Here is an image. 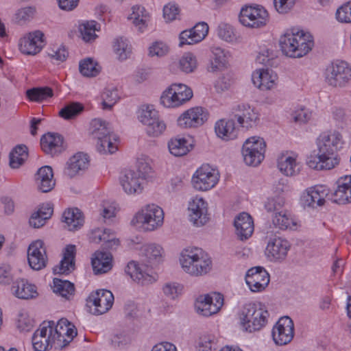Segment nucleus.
I'll list each match as a JSON object with an SVG mask.
<instances>
[{
	"label": "nucleus",
	"mask_w": 351,
	"mask_h": 351,
	"mask_svg": "<svg viewBox=\"0 0 351 351\" xmlns=\"http://www.w3.org/2000/svg\"><path fill=\"white\" fill-rule=\"evenodd\" d=\"M90 130L93 137L97 139H100L101 137L110 134L111 132L108 123L100 119L92 120Z\"/></svg>",
	"instance_id": "obj_50"
},
{
	"label": "nucleus",
	"mask_w": 351,
	"mask_h": 351,
	"mask_svg": "<svg viewBox=\"0 0 351 351\" xmlns=\"http://www.w3.org/2000/svg\"><path fill=\"white\" fill-rule=\"evenodd\" d=\"M112 255L109 252H96L92 258V266L95 274H104L112 268Z\"/></svg>",
	"instance_id": "obj_36"
},
{
	"label": "nucleus",
	"mask_w": 351,
	"mask_h": 351,
	"mask_svg": "<svg viewBox=\"0 0 351 351\" xmlns=\"http://www.w3.org/2000/svg\"><path fill=\"white\" fill-rule=\"evenodd\" d=\"M80 71L84 76L95 77L99 73L100 66L92 59L88 58L80 62Z\"/></svg>",
	"instance_id": "obj_52"
},
{
	"label": "nucleus",
	"mask_w": 351,
	"mask_h": 351,
	"mask_svg": "<svg viewBox=\"0 0 351 351\" xmlns=\"http://www.w3.org/2000/svg\"><path fill=\"white\" fill-rule=\"evenodd\" d=\"M193 97L192 90L183 84H173L167 88L160 97V103L167 108L178 107Z\"/></svg>",
	"instance_id": "obj_4"
},
{
	"label": "nucleus",
	"mask_w": 351,
	"mask_h": 351,
	"mask_svg": "<svg viewBox=\"0 0 351 351\" xmlns=\"http://www.w3.org/2000/svg\"><path fill=\"white\" fill-rule=\"evenodd\" d=\"M326 80L332 86H343L351 80V68L346 62L341 61L327 68Z\"/></svg>",
	"instance_id": "obj_10"
},
{
	"label": "nucleus",
	"mask_w": 351,
	"mask_h": 351,
	"mask_svg": "<svg viewBox=\"0 0 351 351\" xmlns=\"http://www.w3.org/2000/svg\"><path fill=\"white\" fill-rule=\"evenodd\" d=\"M218 36L223 40L230 42L234 38L233 28L227 23H221L217 28Z\"/></svg>",
	"instance_id": "obj_61"
},
{
	"label": "nucleus",
	"mask_w": 351,
	"mask_h": 351,
	"mask_svg": "<svg viewBox=\"0 0 351 351\" xmlns=\"http://www.w3.org/2000/svg\"><path fill=\"white\" fill-rule=\"evenodd\" d=\"M245 281L252 291L260 292L269 285V275L262 267H252L247 271Z\"/></svg>",
	"instance_id": "obj_18"
},
{
	"label": "nucleus",
	"mask_w": 351,
	"mask_h": 351,
	"mask_svg": "<svg viewBox=\"0 0 351 351\" xmlns=\"http://www.w3.org/2000/svg\"><path fill=\"white\" fill-rule=\"evenodd\" d=\"M272 222L276 228L281 230L291 229L296 226L294 219L286 210L275 213L272 218Z\"/></svg>",
	"instance_id": "obj_44"
},
{
	"label": "nucleus",
	"mask_w": 351,
	"mask_h": 351,
	"mask_svg": "<svg viewBox=\"0 0 351 351\" xmlns=\"http://www.w3.org/2000/svg\"><path fill=\"white\" fill-rule=\"evenodd\" d=\"M314 45L313 37L308 33L287 32L280 38L282 53L291 58H301L306 55Z\"/></svg>",
	"instance_id": "obj_1"
},
{
	"label": "nucleus",
	"mask_w": 351,
	"mask_h": 351,
	"mask_svg": "<svg viewBox=\"0 0 351 351\" xmlns=\"http://www.w3.org/2000/svg\"><path fill=\"white\" fill-rule=\"evenodd\" d=\"M293 119L295 123H306L312 117V113L308 109L302 108L295 110L293 114Z\"/></svg>",
	"instance_id": "obj_63"
},
{
	"label": "nucleus",
	"mask_w": 351,
	"mask_h": 351,
	"mask_svg": "<svg viewBox=\"0 0 351 351\" xmlns=\"http://www.w3.org/2000/svg\"><path fill=\"white\" fill-rule=\"evenodd\" d=\"M62 221L66 224L69 230L75 231L81 228L84 224V219L80 210L75 208H69L63 213Z\"/></svg>",
	"instance_id": "obj_34"
},
{
	"label": "nucleus",
	"mask_w": 351,
	"mask_h": 351,
	"mask_svg": "<svg viewBox=\"0 0 351 351\" xmlns=\"http://www.w3.org/2000/svg\"><path fill=\"white\" fill-rule=\"evenodd\" d=\"M84 110V106L80 103H71L64 108H62L60 112V117L64 119H71L77 117Z\"/></svg>",
	"instance_id": "obj_54"
},
{
	"label": "nucleus",
	"mask_w": 351,
	"mask_h": 351,
	"mask_svg": "<svg viewBox=\"0 0 351 351\" xmlns=\"http://www.w3.org/2000/svg\"><path fill=\"white\" fill-rule=\"evenodd\" d=\"M208 25L204 22L197 23L193 28L182 31L180 34L179 46L193 45L202 41L208 34Z\"/></svg>",
	"instance_id": "obj_23"
},
{
	"label": "nucleus",
	"mask_w": 351,
	"mask_h": 351,
	"mask_svg": "<svg viewBox=\"0 0 351 351\" xmlns=\"http://www.w3.org/2000/svg\"><path fill=\"white\" fill-rule=\"evenodd\" d=\"M339 163V159L323 157L319 152L316 155L308 156L306 160L308 166L316 170H330L335 168Z\"/></svg>",
	"instance_id": "obj_33"
},
{
	"label": "nucleus",
	"mask_w": 351,
	"mask_h": 351,
	"mask_svg": "<svg viewBox=\"0 0 351 351\" xmlns=\"http://www.w3.org/2000/svg\"><path fill=\"white\" fill-rule=\"evenodd\" d=\"M40 146L43 152L54 156L63 150V137L55 133H47L40 139Z\"/></svg>",
	"instance_id": "obj_29"
},
{
	"label": "nucleus",
	"mask_w": 351,
	"mask_h": 351,
	"mask_svg": "<svg viewBox=\"0 0 351 351\" xmlns=\"http://www.w3.org/2000/svg\"><path fill=\"white\" fill-rule=\"evenodd\" d=\"M139 171L125 170L119 178L120 184L128 194L140 193L143 189V183L144 176L141 173V167L138 166Z\"/></svg>",
	"instance_id": "obj_14"
},
{
	"label": "nucleus",
	"mask_w": 351,
	"mask_h": 351,
	"mask_svg": "<svg viewBox=\"0 0 351 351\" xmlns=\"http://www.w3.org/2000/svg\"><path fill=\"white\" fill-rule=\"evenodd\" d=\"M342 135L337 131L326 132L317 138V147L323 157L339 159L336 154L343 145Z\"/></svg>",
	"instance_id": "obj_8"
},
{
	"label": "nucleus",
	"mask_w": 351,
	"mask_h": 351,
	"mask_svg": "<svg viewBox=\"0 0 351 351\" xmlns=\"http://www.w3.org/2000/svg\"><path fill=\"white\" fill-rule=\"evenodd\" d=\"M285 204V199L282 195H276L275 197H269L265 202V208L269 213H276L283 210Z\"/></svg>",
	"instance_id": "obj_55"
},
{
	"label": "nucleus",
	"mask_w": 351,
	"mask_h": 351,
	"mask_svg": "<svg viewBox=\"0 0 351 351\" xmlns=\"http://www.w3.org/2000/svg\"><path fill=\"white\" fill-rule=\"evenodd\" d=\"M53 90L49 87L33 88L26 92V95L30 101L41 102L53 96Z\"/></svg>",
	"instance_id": "obj_49"
},
{
	"label": "nucleus",
	"mask_w": 351,
	"mask_h": 351,
	"mask_svg": "<svg viewBox=\"0 0 351 351\" xmlns=\"http://www.w3.org/2000/svg\"><path fill=\"white\" fill-rule=\"evenodd\" d=\"M336 18L341 23H351V1L337 9Z\"/></svg>",
	"instance_id": "obj_59"
},
{
	"label": "nucleus",
	"mask_w": 351,
	"mask_h": 351,
	"mask_svg": "<svg viewBox=\"0 0 351 351\" xmlns=\"http://www.w3.org/2000/svg\"><path fill=\"white\" fill-rule=\"evenodd\" d=\"M169 152L175 156L186 155L192 146L184 138H175L171 139L168 143Z\"/></svg>",
	"instance_id": "obj_43"
},
{
	"label": "nucleus",
	"mask_w": 351,
	"mask_h": 351,
	"mask_svg": "<svg viewBox=\"0 0 351 351\" xmlns=\"http://www.w3.org/2000/svg\"><path fill=\"white\" fill-rule=\"evenodd\" d=\"M179 65L180 69L186 73L193 72L197 67L195 56L191 53H185L180 60Z\"/></svg>",
	"instance_id": "obj_56"
},
{
	"label": "nucleus",
	"mask_w": 351,
	"mask_h": 351,
	"mask_svg": "<svg viewBox=\"0 0 351 351\" xmlns=\"http://www.w3.org/2000/svg\"><path fill=\"white\" fill-rule=\"evenodd\" d=\"M290 244L287 240L275 237L269 241L266 251L268 256L275 260H283L287 256Z\"/></svg>",
	"instance_id": "obj_27"
},
{
	"label": "nucleus",
	"mask_w": 351,
	"mask_h": 351,
	"mask_svg": "<svg viewBox=\"0 0 351 351\" xmlns=\"http://www.w3.org/2000/svg\"><path fill=\"white\" fill-rule=\"evenodd\" d=\"M213 56L210 60V66L208 71L215 72L223 69L227 66L228 60L224 51L219 48H213Z\"/></svg>",
	"instance_id": "obj_47"
},
{
	"label": "nucleus",
	"mask_w": 351,
	"mask_h": 351,
	"mask_svg": "<svg viewBox=\"0 0 351 351\" xmlns=\"http://www.w3.org/2000/svg\"><path fill=\"white\" fill-rule=\"evenodd\" d=\"M217 135L226 141L234 139L237 136V131L233 119H220L215 124Z\"/></svg>",
	"instance_id": "obj_37"
},
{
	"label": "nucleus",
	"mask_w": 351,
	"mask_h": 351,
	"mask_svg": "<svg viewBox=\"0 0 351 351\" xmlns=\"http://www.w3.org/2000/svg\"><path fill=\"white\" fill-rule=\"evenodd\" d=\"M330 195L326 186L317 185L308 189L302 196L301 201L304 206L317 208L323 206Z\"/></svg>",
	"instance_id": "obj_21"
},
{
	"label": "nucleus",
	"mask_w": 351,
	"mask_h": 351,
	"mask_svg": "<svg viewBox=\"0 0 351 351\" xmlns=\"http://www.w3.org/2000/svg\"><path fill=\"white\" fill-rule=\"evenodd\" d=\"M294 324L291 318L283 317L279 319L272 330V337L277 345L284 346L293 339Z\"/></svg>",
	"instance_id": "obj_15"
},
{
	"label": "nucleus",
	"mask_w": 351,
	"mask_h": 351,
	"mask_svg": "<svg viewBox=\"0 0 351 351\" xmlns=\"http://www.w3.org/2000/svg\"><path fill=\"white\" fill-rule=\"evenodd\" d=\"M219 175L217 171L209 165H203L197 169L192 178L194 188L206 191L213 189L218 182Z\"/></svg>",
	"instance_id": "obj_9"
},
{
	"label": "nucleus",
	"mask_w": 351,
	"mask_h": 351,
	"mask_svg": "<svg viewBox=\"0 0 351 351\" xmlns=\"http://www.w3.org/2000/svg\"><path fill=\"white\" fill-rule=\"evenodd\" d=\"M36 12L34 7H25L19 9L14 16L15 23L19 25H23L27 21H30L34 18Z\"/></svg>",
	"instance_id": "obj_57"
},
{
	"label": "nucleus",
	"mask_w": 351,
	"mask_h": 351,
	"mask_svg": "<svg viewBox=\"0 0 351 351\" xmlns=\"http://www.w3.org/2000/svg\"><path fill=\"white\" fill-rule=\"evenodd\" d=\"M125 271L134 281L142 285L151 284L154 281V278L148 274L143 272L139 265L135 261L130 262Z\"/></svg>",
	"instance_id": "obj_39"
},
{
	"label": "nucleus",
	"mask_w": 351,
	"mask_h": 351,
	"mask_svg": "<svg viewBox=\"0 0 351 351\" xmlns=\"http://www.w3.org/2000/svg\"><path fill=\"white\" fill-rule=\"evenodd\" d=\"M269 313L261 303L245 304L239 315L243 330L252 332L262 329L267 322Z\"/></svg>",
	"instance_id": "obj_3"
},
{
	"label": "nucleus",
	"mask_w": 351,
	"mask_h": 351,
	"mask_svg": "<svg viewBox=\"0 0 351 351\" xmlns=\"http://www.w3.org/2000/svg\"><path fill=\"white\" fill-rule=\"evenodd\" d=\"M190 221L196 226H202L208 221L207 203L200 197H196L189 202Z\"/></svg>",
	"instance_id": "obj_25"
},
{
	"label": "nucleus",
	"mask_w": 351,
	"mask_h": 351,
	"mask_svg": "<svg viewBox=\"0 0 351 351\" xmlns=\"http://www.w3.org/2000/svg\"><path fill=\"white\" fill-rule=\"evenodd\" d=\"M278 167L287 176H293L298 173L300 168L296 158L287 154H282L278 157Z\"/></svg>",
	"instance_id": "obj_38"
},
{
	"label": "nucleus",
	"mask_w": 351,
	"mask_h": 351,
	"mask_svg": "<svg viewBox=\"0 0 351 351\" xmlns=\"http://www.w3.org/2000/svg\"><path fill=\"white\" fill-rule=\"evenodd\" d=\"M180 262L184 271L191 276L204 275L211 269V260L202 249L197 247L185 250Z\"/></svg>",
	"instance_id": "obj_2"
},
{
	"label": "nucleus",
	"mask_w": 351,
	"mask_h": 351,
	"mask_svg": "<svg viewBox=\"0 0 351 351\" xmlns=\"http://www.w3.org/2000/svg\"><path fill=\"white\" fill-rule=\"evenodd\" d=\"M88 165V156L83 153H78L69 159L64 173L69 178H73L80 171L87 169Z\"/></svg>",
	"instance_id": "obj_35"
},
{
	"label": "nucleus",
	"mask_w": 351,
	"mask_h": 351,
	"mask_svg": "<svg viewBox=\"0 0 351 351\" xmlns=\"http://www.w3.org/2000/svg\"><path fill=\"white\" fill-rule=\"evenodd\" d=\"M141 252L142 256L147 258L149 263H158L163 254L162 247L154 243L144 245L142 246Z\"/></svg>",
	"instance_id": "obj_46"
},
{
	"label": "nucleus",
	"mask_w": 351,
	"mask_h": 351,
	"mask_svg": "<svg viewBox=\"0 0 351 351\" xmlns=\"http://www.w3.org/2000/svg\"><path fill=\"white\" fill-rule=\"evenodd\" d=\"M168 51V46L162 42H156L149 48V55L150 56L161 57L166 55Z\"/></svg>",
	"instance_id": "obj_64"
},
{
	"label": "nucleus",
	"mask_w": 351,
	"mask_h": 351,
	"mask_svg": "<svg viewBox=\"0 0 351 351\" xmlns=\"http://www.w3.org/2000/svg\"><path fill=\"white\" fill-rule=\"evenodd\" d=\"M114 51L121 60H126L132 52L131 45L126 39L121 37L114 42Z\"/></svg>",
	"instance_id": "obj_53"
},
{
	"label": "nucleus",
	"mask_w": 351,
	"mask_h": 351,
	"mask_svg": "<svg viewBox=\"0 0 351 351\" xmlns=\"http://www.w3.org/2000/svg\"><path fill=\"white\" fill-rule=\"evenodd\" d=\"M240 23L247 27L260 28L266 25L269 21L267 11L261 5H245L239 14Z\"/></svg>",
	"instance_id": "obj_5"
},
{
	"label": "nucleus",
	"mask_w": 351,
	"mask_h": 351,
	"mask_svg": "<svg viewBox=\"0 0 351 351\" xmlns=\"http://www.w3.org/2000/svg\"><path fill=\"white\" fill-rule=\"evenodd\" d=\"M53 292L62 298L70 300L71 297L74 295L75 287L71 282L56 278L53 279Z\"/></svg>",
	"instance_id": "obj_45"
},
{
	"label": "nucleus",
	"mask_w": 351,
	"mask_h": 351,
	"mask_svg": "<svg viewBox=\"0 0 351 351\" xmlns=\"http://www.w3.org/2000/svg\"><path fill=\"white\" fill-rule=\"evenodd\" d=\"M55 326L53 322H44L40 328L35 331L32 337V345L35 351H46L51 347L52 331Z\"/></svg>",
	"instance_id": "obj_17"
},
{
	"label": "nucleus",
	"mask_w": 351,
	"mask_h": 351,
	"mask_svg": "<svg viewBox=\"0 0 351 351\" xmlns=\"http://www.w3.org/2000/svg\"><path fill=\"white\" fill-rule=\"evenodd\" d=\"M76 335V328L65 318L60 319L55 328H53L52 339L56 346L61 349L71 342Z\"/></svg>",
	"instance_id": "obj_11"
},
{
	"label": "nucleus",
	"mask_w": 351,
	"mask_h": 351,
	"mask_svg": "<svg viewBox=\"0 0 351 351\" xmlns=\"http://www.w3.org/2000/svg\"><path fill=\"white\" fill-rule=\"evenodd\" d=\"M44 34L40 31H35L20 40L21 51L27 55H35L40 51L45 45Z\"/></svg>",
	"instance_id": "obj_22"
},
{
	"label": "nucleus",
	"mask_w": 351,
	"mask_h": 351,
	"mask_svg": "<svg viewBox=\"0 0 351 351\" xmlns=\"http://www.w3.org/2000/svg\"><path fill=\"white\" fill-rule=\"evenodd\" d=\"M158 117V112L152 107L147 106L143 108L138 115V119L144 125H150V122L156 120Z\"/></svg>",
	"instance_id": "obj_60"
},
{
	"label": "nucleus",
	"mask_w": 351,
	"mask_h": 351,
	"mask_svg": "<svg viewBox=\"0 0 351 351\" xmlns=\"http://www.w3.org/2000/svg\"><path fill=\"white\" fill-rule=\"evenodd\" d=\"M35 182L38 189L41 192L51 191L56 185L52 168L49 166L40 167L35 174Z\"/></svg>",
	"instance_id": "obj_26"
},
{
	"label": "nucleus",
	"mask_w": 351,
	"mask_h": 351,
	"mask_svg": "<svg viewBox=\"0 0 351 351\" xmlns=\"http://www.w3.org/2000/svg\"><path fill=\"white\" fill-rule=\"evenodd\" d=\"M232 115L237 119L238 123L246 129L256 125L258 119L254 108L247 104H239L232 109Z\"/></svg>",
	"instance_id": "obj_20"
},
{
	"label": "nucleus",
	"mask_w": 351,
	"mask_h": 351,
	"mask_svg": "<svg viewBox=\"0 0 351 351\" xmlns=\"http://www.w3.org/2000/svg\"><path fill=\"white\" fill-rule=\"evenodd\" d=\"M164 221L163 210L156 204H148L138 211L132 222L146 225L149 230H154L160 227Z\"/></svg>",
	"instance_id": "obj_7"
},
{
	"label": "nucleus",
	"mask_w": 351,
	"mask_h": 351,
	"mask_svg": "<svg viewBox=\"0 0 351 351\" xmlns=\"http://www.w3.org/2000/svg\"><path fill=\"white\" fill-rule=\"evenodd\" d=\"M223 304V296L219 293H212L200 295L195 302V308L197 313L208 317L217 313Z\"/></svg>",
	"instance_id": "obj_12"
},
{
	"label": "nucleus",
	"mask_w": 351,
	"mask_h": 351,
	"mask_svg": "<svg viewBox=\"0 0 351 351\" xmlns=\"http://www.w3.org/2000/svg\"><path fill=\"white\" fill-rule=\"evenodd\" d=\"M75 246L73 245H67L64 251L63 258L59 265L55 267L54 271L62 274H69L74 271L75 269Z\"/></svg>",
	"instance_id": "obj_32"
},
{
	"label": "nucleus",
	"mask_w": 351,
	"mask_h": 351,
	"mask_svg": "<svg viewBox=\"0 0 351 351\" xmlns=\"http://www.w3.org/2000/svg\"><path fill=\"white\" fill-rule=\"evenodd\" d=\"M27 260L29 266L34 270H40L46 267L47 256L43 241L37 240L29 245Z\"/></svg>",
	"instance_id": "obj_19"
},
{
	"label": "nucleus",
	"mask_w": 351,
	"mask_h": 351,
	"mask_svg": "<svg viewBox=\"0 0 351 351\" xmlns=\"http://www.w3.org/2000/svg\"><path fill=\"white\" fill-rule=\"evenodd\" d=\"M234 224L237 234L241 240L247 239L252 236L254 232V221L248 213H242L237 215Z\"/></svg>",
	"instance_id": "obj_30"
},
{
	"label": "nucleus",
	"mask_w": 351,
	"mask_h": 351,
	"mask_svg": "<svg viewBox=\"0 0 351 351\" xmlns=\"http://www.w3.org/2000/svg\"><path fill=\"white\" fill-rule=\"evenodd\" d=\"M88 302L90 307L94 306L93 313L102 315L108 312L112 306L114 295L110 291L100 289L90 293Z\"/></svg>",
	"instance_id": "obj_13"
},
{
	"label": "nucleus",
	"mask_w": 351,
	"mask_h": 351,
	"mask_svg": "<svg viewBox=\"0 0 351 351\" xmlns=\"http://www.w3.org/2000/svg\"><path fill=\"white\" fill-rule=\"evenodd\" d=\"M125 271L134 281L142 285L151 284L154 281V278L148 274L143 272L139 265L135 261L130 262Z\"/></svg>",
	"instance_id": "obj_40"
},
{
	"label": "nucleus",
	"mask_w": 351,
	"mask_h": 351,
	"mask_svg": "<svg viewBox=\"0 0 351 351\" xmlns=\"http://www.w3.org/2000/svg\"><path fill=\"white\" fill-rule=\"evenodd\" d=\"M101 106L104 110H110L119 99L118 90L116 88H107L101 95Z\"/></svg>",
	"instance_id": "obj_51"
},
{
	"label": "nucleus",
	"mask_w": 351,
	"mask_h": 351,
	"mask_svg": "<svg viewBox=\"0 0 351 351\" xmlns=\"http://www.w3.org/2000/svg\"><path fill=\"white\" fill-rule=\"evenodd\" d=\"M117 137L115 134L110 132V134L105 135L97 139V149L102 154H113L117 150Z\"/></svg>",
	"instance_id": "obj_42"
},
{
	"label": "nucleus",
	"mask_w": 351,
	"mask_h": 351,
	"mask_svg": "<svg viewBox=\"0 0 351 351\" xmlns=\"http://www.w3.org/2000/svg\"><path fill=\"white\" fill-rule=\"evenodd\" d=\"M207 111L202 107L191 108L178 119V124L182 128H197L202 125L208 119Z\"/></svg>",
	"instance_id": "obj_16"
},
{
	"label": "nucleus",
	"mask_w": 351,
	"mask_h": 351,
	"mask_svg": "<svg viewBox=\"0 0 351 351\" xmlns=\"http://www.w3.org/2000/svg\"><path fill=\"white\" fill-rule=\"evenodd\" d=\"M277 75L271 70L260 69L252 74V82L255 86L262 90H267L276 86Z\"/></svg>",
	"instance_id": "obj_28"
},
{
	"label": "nucleus",
	"mask_w": 351,
	"mask_h": 351,
	"mask_svg": "<svg viewBox=\"0 0 351 351\" xmlns=\"http://www.w3.org/2000/svg\"><path fill=\"white\" fill-rule=\"evenodd\" d=\"M132 10V14L129 19L132 20L133 24L138 27L141 32H143L149 21V14L144 7L140 5L134 6Z\"/></svg>",
	"instance_id": "obj_41"
},
{
	"label": "nucleus",
	"mask_w": 351,
	"mask_h": 351,
	"mask_svg": "<svg viewBox=\"0 0 351 351\" xmlns=\"http://www.w3.org/2000/svg\"><path fill=\"white\" fill-rule=\"evenodd\" d=\"M146 131L149 136H158L161 134L166 128L165 123L160 120L159 117L156 120L150 122V125H145Z\"/></svg>",
	"instance_id": "obj_58"
},
{
	"label": "nucleus",
	"mask_w": 351,
	"mask_h": 351,
	"mask_svg": "<svg viewBox=\"0 0 351 351\" xmlns=\"http://www.w3.org/2000/svg\"><path fill=\"white\" fill-rule=\"evenodd\" d=\"M102 236L104 248L112 250L119 245V240L116 239L114 235L110 232V230L104 229Z\"/></svg>",
	"instance_id": "obj_62"
},
{
	"label": "nucleus",
	"mask_w": 351,
	"mask_h": 351,
	"mask_svg": "<svg viewBox=\"0 0 351 351\" xmlns=\"http://www.w3.org/2000/svg\"><path fill=\"white\" fill-rule=\"evenodd\" d=\"M266 143L263 138L251 137L246 140L242 147L244 162L249 166L256 167L265 158Z\"/></svg>",
	"instance_id": "obj_6"
},
{
	"label": "nucleus",
	"mask_w": 351,
	"mask_h": 351,
	"mask_svg": "<svg viewBox=\"0 0 351 351\" xmlns=\"http://www.w3.org/2000/svg\"><path fill=\"white\" fill-rule=\"evenodd\" d=\"M99 29L100 25L95 21H86L80 25V34L86 42L94 40L97 37L95 32Z\"/></svg>",
	"instance_id": "obj_48"
},
{
	"label": "nucleus",
	"mask_w": 351,
	"mask_h": 351,
	"mask_svg": "<svg viewBox=\"0 0 351 351\" xmlns=\"http://www.w3.org/2000/svg\"><path fill=\"white\" fill-rule=\"evenodd\" d=\"M337 189L330 193L329 199L335 203L345 204L351 202V175L339 178Z\"/></svg>",
	"instance_id": "obj_24"
},
{
	"label": "nucleus",
	"mask_w": 351,
	"mask_h": 351,
	"mask_svg": "<svg viewBox=\"0 0 351 351\" xmlns=\"http://www.w3.org/2000/svg\"><path fill=\"white\" fill-rule=\"evenodd\" d=\"M12 292L16 297L23 300L35 298L38 295L36 286L24 279L17 280L13 282Z\"/></svg>",
	"instance_id": "obj_31"
}]
</instances>
